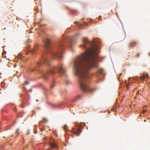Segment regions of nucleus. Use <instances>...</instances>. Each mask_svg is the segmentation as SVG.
Wrapping results in <instances>:
<instances>
[{
  "label": "nucleus",
  "instance_id": "f257e3e1",
  "mask_svg": "<svg viewBox=\"0 0 150 150\" xmlns=\"http://www.w3.org/2000/svg\"><path fill=\"white\" fill-rule=\"evenodd\" d=\"M89 45L86 51L82 53L74 62V71L77 77L81 89L86 92H92L93 89L89 86V76L88 71L94 67H98L97 54L100 52L95 42H89L84 39L80 46L85 48Z\"/></svg>",
  "mask_w": 150,
  "mask_h": 150
},
{
  "label": "nucleus",
  "instance_id": "f03ea898",
  "mask_svg": "<svg viewBox=\"0 0 150 150\" xmlns=\"http://www.w3.org/2000/svg\"><path fill=\"white\" fill-rule=\"evenodd\" d=\"M50 39L48 38H47L45 41L46 52L50 53L53 59L62 58V54L64 51L62 42H59L57 47L53 48L50 45Z\"/></svg>",
  "mask_w": 150,
  "mask_h": 150
},
{
  "label": "nucleus",
  "instance_id": "7ed1b4c3",
  "mask_svg": "<svg viewBox=\"0 0 150 150\" xmlns=\"http://www.w3.org/2000/svg\"><path fill=\"white\" fill-rule=\"evenodd\" d=\"M66 71V69L65 66L63 64L59 65L58 67L52 66L51 69L48 70L44 71H41L40 72L42 73L43 78L45 79H47L49 75H54L57 72L59 74H64Z\"/></svg>",
  "mask_w": 150,
  "mask_h": 150
},
{
  "label": "nucleus",
  "instance_id": "20e7f679",
  "mask_svg": "<svg viewBox=\"0 0 150 150\" xmlns=\"http://www.w3.org/2000/svg\"><path fill=\"white\" fill-rule=\"evenodd\" d=\"M44 63L46 64L47 65H49L50 64V59L46 57H43L41 61L38 62L37 63L35 69L38 70V68L41 67Z\"/></svg>",
  "mask_w": 150,
  "mask_h": 150
},
{
  "label": "nucleus",
  "instance_id": "39448f33",
  "mask_svg": "<svg viewBox=\"0 0 150 150\" xmlns=\"http://www.w3.org/2000/svg\"><path fill=\"white\" fill-rule=\"evenodd\" d=\"M75 129V128H73L72 129V132L77 136H79V135L80 133L81 132V131L80 128H79L77 129V130L76 131H74V130Z\"/></svg>",
  "mask_w": 150,
  "mask_h": 150
},
{
  "label": "nucleus",
  "instance_id": "423d86ee",
  "mask_svg": "<svg viewBox=\"0 0 150 150\" xmlns=\"http://www.w3.org/2000/svg\"><path fill=\"white\" fill-rule=\"evenodd\" d=\"M149 77V75L148 73L143 74L140 77V79L141 80L143 81Z\"/></svg>",
  "mask_w": 150,
  "mask_h": 150
},
{
  "label": "nucleus",
  "instance_id": "0eeeda50",
  "mask_svg": "<svg viewBox=\"0 0 150 150\" xmlns=\"http://www.w3.org/2000/svg\"><path fill=\"white\" fill-rule=\"evenodd\" d=\"M68 44L70 47H71V46L74 43V40L73 38L71 37H69L68 38Z\"/></svg>",
  "mask_w": 150,
  "mask_h": 150
},
{
  "label": "nucleus",
  "instance_id": "6e6552de",
  "mask_svg": "<svg viewBox=\"0 0 150 150\" xmlns=\"http://www.w3.org/2000/svg\"><path fill=\"white\" fill-rule=\"evenodd\" d=\"M49 144L51 148H57V145L54 142L50 143Z\"/></svg>",
  "mask_w": 150,
  "mask_h": 150
},
{
  "label": "nucleus",
  "instance_id": "1a4fd4ad",
  "mask_svg": "<svg viewBox=\"0 0 150 150\" xmlns=\"http://www.w3.org/2000/svg\"><path fill=\"white\" fill-rule=\"evenodd\" d=\"M137 44V42H132L129 45V47H134L135 45H136Z\"/></svg>",
  "mask_w": 150,
  "mask_h": 150
},
{
  "label": "nucleus",
  "instance_id": "9d476101",
  "mask_svg": "<svg viewBox=\"0 0 150 150\" xmlns=\"http://www.w3.org/2000/svg\"><path fill=\"white\" fill-rule=\"evenodd\" d=\"M98 73L99 74H101L103 73V70L102 69H100L98 71Z\"/></svg>",
  "mask_w": 150,
  "mask_h": 150
},
{
  "label": "nucleus",
  "instance_id": "9b49d317",
  "mask_svg": "<svg viewBox=\"0 0 150 150\" xmlns=\"http://www.w3.org/2000/svg\"><path fill=\"white\" fill-rule=\"evenodd\" d=\"M67 128H68V126H67V125H65L64 126V129L65 130V131H66V132L67 131Z\"/></svg>",
  "mask_w": 150,
  "mask_h": 150
},
{
  "label": "nucleus",
  "instance_id": "f8f14e48",
  "mask_svg": "<svg viewBox=\"0 0 150 150\" xmlns=\"http://www.w3.org/2000/svg\"><path fill=\"white\" fill-rule=\"evenodd\" d=\"M54 86H55V83H54V82L53 83H52V84L51 85V86H50L51 89H52V88H53V87Z\"/></svg>",
  "mask_w": 150,
  "mask_h": 150
},
{
  "label": "nucleus",
  "instance_id": "ddd939ff",
  "mask_svg": "<svg viewBox=\"0 0 150 150\" xmlns=\"http://www.w3.org/2000/svg\"><path fill=\"white\" fill-rule=\"evenodd\" d=\"M43 121L44 123H46L47 122V119L45 118H43Z\"/></svg>",
  "mask_w": 150,
  "mask_h": 150
},
{
  "label": "nucleus",
  "instance_id": "4468645a",
  "mask_svg": "<svg viewBox=\"0 0 150 150\" xmlns=\"http://www.w3.org/2000/svg\"><path fill=\"white\" fill-rule=\"evenodd\" d=\"M24 84L25 85H28V84H29L28 82V81H25Z\"/></svg>",
  "mask_w": 150,
  "mask_h": 150
},
{
  "label": "nucleus",
  "instance_id": "2eb2a0df",
  "mask_svg": "<svg viewBox=\"0 0 150 150\" xmlns=\"http://www.w3.org/2000/svg\"><path fill=\"white\" fill-rule=\"evenodd\" d=\"M101 80V79L100 78H99L96 81L97 83H99Z\"/></svg>",
  "mask_w": 150,
  "mask_h": 150
},
{
  "label": "nucleus",
  "instance_id": "dca6fc26",
  "mask_svg": "<svg viewBox=\"0 0 150 150\" xmlns=\"http://www.w3.org/2000/svg\"><path fill=\"white\" fill-rule=\"evenodd\" d=\"M139 53H138V54H137V57H139Z\"/></svg>",
  "mask_w": 150,
  "mask_h": 150
},
{
  "label": "nucleus",
  "instance_id": "f3484780",
  "mask_svg": "<svg viewBox=\"0 0 150 150\" xmlns=\"http://www.w3.org/2000/svg\"><path fill=\"white\" fill-rule=\"evenodd\" d=\"M34 133L35 134H36L37 133V131L35 130H34Z\"/></svg>",
  "mask_w": 150,
  "mask_h": 150
},
{
  "label": "nucleus",
  "instance_id": "a211bd4d",
  "mask_svg": "<svg viewBox=\"0 0 150 150\" xmlns=\"http://www.w3.org/2000/svg\"><path fill=\"white\" fill-rule=\"evenodd\" d=\"M145 112H146V110H143V113Z\"/></svg>",
  "mask_w": 150,
  "mask_h": 150
},
{
  "label": "nucleus",
  "instance_id": "6ab92c4d",
  "mask_svg": "<svg viewBox=\"0 0 150 150\" xmlns=\"http://www.w3.org/2000/svg\"><path fill=\"white\" fill-rule=\"evenodd\" d=\"M18 130H19V129H17V133H18Z\"/></svg>",
  "mask_w": 150,
  "mask_h": 150
},
{
  "label": "nucleus",
  "instance_id": "aec40b11",
  "mask_svg": "<svg viewBox=\"0 0 150 150\" xmlns=\"http://www.w3.org/2000/svg\"><path fill=\"white\" fill-rule=\"evenodd\" d=\"M47 137H44V139H47Z\"/></svg>",
  "mask_w": 150,
  "mask_h": 150
},
{
  "label": "nucleus",
  "instance_id": "412c9836",
  "mask_svg": "<svg viewBox=\"0 0 150 150\" xmlns=\"http://www.w3.org/2000/svg\"><path fill=\"white\" fill-rule=\"evenodd\" d=\"M122 75V74H120L119 75V76H121V75Z\"/></svg>",
  "mask_w": 150,
  "mask_h": 150
},
{
  "label": "nucleus",
  "instance_id": "4be33fe9",
  "mask_svg": "<svg viewBox=\"0 0 150 150\" xmlns=\"http://www.w3.org/2000/svg\"><path fill=\"white\" fill-rule=\"evenodd\" d=\"M43 130H43L42 129H41V131H43Z\"/></svg>",
  "mask_w": 150,
  "mask_h": 150
},
{
  "label": "nucleus",
  "instance_id": "5701e85b",
  "mask_svg": "<svg viewBox=\"0 0 150 150\" xmlns=\"http://www.w3.org/2000/svg\"><path fill=\"white\" fill-rule=\"evenodd\" d=\"M79 26H81V24H80V23H79Z\"/></svg>",
  "mask_w": 150,
  "mask_h": 150
},
{
  "label": "nucleus",
  "instance_id": "b1692460",
  "mask_svg": "<svg viewBox=\"0 0 150 150\" xmlns=\"http://www.w3.org/2000/svg\"><path fill=\"white\" fill-rule=\"evenodd\" d=\"M67 84H68V82H67Z\"/></svg>",
  "mask_w": 150,
  "mask_h": 150
},
{
  "label": "nucleus",
  "instance_id": "393cba45",
  "mask_svg": "<svg viewBox=\"0 0 150 150\" xmlns=\"http://www.w3.org/2000/svg\"><path fill=\"white\" fill-rule=\"evenodd\" d=\"M21 107H23L22 106V105H21Z\"/></svg>",
  "mask_w": 150,
  "mask_h": 150
},
{
  "label": "nucleus",
  "instance_id": "a878e982",
  "mask_svg": "<svg viewBox=\"0 0 150 150\" xmlns=\"http://www.w3.org/2000/svg\"><path fill=\"white\" fill-rule=\"evenodd\" d=\"M130 79V78H129V79Z\"/></svg>",
  "mask_w": 150,
  "mask_h": 150
},
{
  "label": "nucleus",
  "instance_id": "bb28decb",
  "mask_svg": "<svg viewBox=\"0 0 150 150\" xmlns=\"http://www.w3.org/2000/svg\"><path fill=\"white\" fill-rule=\"evenodd\" d=\"M149 54L150 55V53H149Z\"/></svg>",
  "mask_w": 150,
  "mask_h": 150
}]
</instances>
